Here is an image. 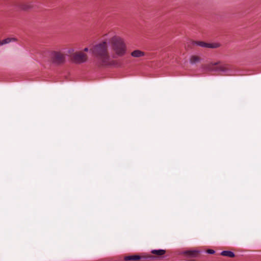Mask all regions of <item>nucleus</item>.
I'll return each mask as SVG.
<instances>
[{
    "label": "nucleus",
    "mask_w": 261,
    "mask_h": 261,
    "mask_svg": "<svg viewBox=\"0 0 261 261\" xmlns=\"http://www.w3.org/2000/svg\"><path fill=\"white\" fill-rule=\"evenodd\" d=\"M95 58L96 65L98 67L115 66V61L111 60L108 51V43L103 41L94 45L90 50Z\"/></svg>",
    "instance_id": "nucleus-1"
},
{
    "label": "nucleus",
    "mask_w": 261,
    "mask_h": 261,
    "mask_svg": "<svg viewBox=\"0 0 261 261\" xmlns=\"http://www.w3.org/2000/svg\"><path fill=\"white\" fill-rule=\"evenodd\" d=\"M110 44L113 58L122 57L126 55L127 46L122 38L118 36L112 37Z\"/></svg>",
    "instance_id": "nucleus-2"
},
{
    "label": "nucleus",
    "mask_w": 261,
    "mask_h": 261,
    "mask_svg": "<svg viewBox=\"0 0 261 261\" xmlns=\"http://www.w3.org/2000/svg\"><path fill=\"white\" fill-rule=\"evenodd\" d=\"M49 58L52 63L56 65L63 64L66 61V55L63 50L50 51Z\"/></svg>",
    "instance_id": "nucleus-3"
},
{
    "label": "nucleus",
    "mask_w": 261,
    "mask_h": 261,
    "mask_svg": "<svg viewBox=\"0 0 261 261\" xmlns=\"http://www.w3.org/2000/svg\"><path fill=\"white\" fill-rule=\"evenodd\" d=\"M193 45H197L203 48H217L221 46L219 42L206 43L203 41H192Z\"/></svg>",
    "instance_id": "nucleus-4"
},
{
    "label": "nucleus",
    "mask_w": 261,
    "mask_h": 261,
    "mask_svg": "<svg viewBox=\"0 0 261 261\" xmlns=\"http://www.w3.org/2000/svg\"><path fill=\"white\" fill-rule=\"evenodd\" d=\"M219 62L212 63L208 65V70L211 71H221L223 72H227L229 70V65L228 64H224L220 65L217 67H213L212 66L217 65Z\"/></svg>",
    "instance_id": "nucleus-5"
},
{
    "label": "nucleus",
    "mask_w": 261,
    "mask_h": 261,
    "mask_svg": "<svg viewBox=\"0 0 261 261\" xmlns=\"http://www.w3.org/2000/svg\"><path fill=\"white\" fill-rule=\"evenodd\" d=\"M155 258V257L151 255H149L145 257H142L139 255H132L126 256L124 258V260L125 261L128 260H140L141 261H146L148 260H153Z\"/></svg>",
    "instance_id": "nucleus-6"
},
{
    "label": "nucleus",
    "mask_w": 261,
    "mask_h": 261,
    "mask_svg": "<svg viewBox=\"0 0 261 261\" xmlns=\"http://www.w3.org/2000/svg\"><path fill=\"white\" fill-rule=\"evenodd\" d=\"M73 61L76 64L85 63L88 59L87 55L81 51L76 52L73 55Z\"/></svg>",
    "instance_id": "nucleus-7"
},
{
    "label": "nucleus",
    "mask_w": 261,
    "mask_h": 261,
    "mask_svg": "<svg viewBox=\"0 0 261 261\" xmlns=\"http://www.w3.org/2000/svg\"><path fill=\"white\" fill-rule=\"evenodd\" d=\"M199 251L198 250H187L183 252V254L186 255L188 257H195L197 256Z\"/></svg>",
    "instance_id": "nucleus-8"
},
{
    "label": "nucleus",
    "mask_w": 261,
    "mask_h": 261,
    "mask_svg": "<svg viewBox=\"0 0 261 261\" xmlns=\"http://www.w3.org/2000/svg\"><path fill=\"white\" fill-rule=\"evenodd\" d=\"M130 55L134 58H140L144 56L145 53L142 50L136 49L132 51Z\"/></svg>",
    "instance_id": "nucleus-9"
},
{
    "label": "nucleus",
    "mask_w": 261,
    "mask_h": 261,
    "mask_svg": "<svg viewBox=\"0 0 261 261\" xmlns=\"http://www.w3.org/2000/svg\"><path fill=\"white\" fill-rule=\"evenodd\" d=\"M220 254L222 256H227V257H234L235 256V254L234 253V252H233L232 251H228V250L222 251L220 253Z\"/></svg>",
    "instance_id": "nucleus-10"
},
{
    "label": "nucleus",
    "mask_w": 261,
    "mask_h": 261,
    "mask_svg": "<svg viewBox=\"0 0 261 261\" xmlns=\"http://www.w3.org/2000/svg\"><path fill=\"white\" fill-rule=\"evenodd\" d=\"M201 61V59L199 57L195 55L192 56L190 59V62L192 64H195Z\"/></svg>",
    "instance_id": "nucleus-11"
},
{
    "label": "nucleus",
    "mask_w": 261,
    "mask_h": 261,
    "mask_svg": "<svg viewBox=\"0 0 261 261\" xmlns=\"http://www.w3.org/2000/svg\"><path fill=\"white\" fill-rule=\"evenodd\" d=\"M151 253L159 256L163 255L165 254L166 250L164 249H153L151 251Z\"/></svg>",
    "instance_id": "nucleus-12"
},
{
    "label": "nucleus",
    "mask_w": 261,
    "mask_h": 261,
    "mask_svg": "<svg viewBox=\"0 0 261 261\" xmlns=\"http://www.w3.org/2000/svg\"><path fill=\"white\" fill-rule=\"evenodd\" d=\"M16 39L14 38H7L3 40H0V46L10 43L12 41H15Z\"/></svg>",
    "instance_id": "nucleus-13"
},
{
    "label": "nucleus",
    "mask_w": 261,
    "mask_h": 261,
    "mask_svg": "<svg viewBox=\"0 0 261 261\" xmlns=\"http://www.w3.org/2000/svg\"><path fill=\"white\" fill-rule=\"evenodd\" d=\"M207 253L210 254H213L215 253V251L214 250H213V249H208L207 250Z\"/></svg>",
    "instance_id": "nucleus-14"
},
{
    "label": "nucleus",
    "mask_w": 261,
    "mask_h": 261,
    "mask_svg": "<svg viewBox=\"0 0 261 261\" xmlns=\"http://www.w3.org/2000/svg\"><path fill=\"white\" fill-rule=\"evenodd\" d=\"M89 50V48L88 47H85L84 49V51H88Z\"/></svg>",
    "instance_id": "nucleus-15"
}]
</instances>
